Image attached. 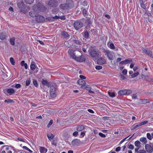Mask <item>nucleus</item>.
I'll list each match as a JSON object with an SVG mask.
<instances>
[{"label": "nucleus", "instance_id": "f257e3e1", "mask_svg": "<svg viewBox=\"0 0 153 153\" xmlns=\"http://www.w3.org/2000/svg\"><path fill=\"white\" fill-rule=\"evenodd\" d=\"M68 53L70 58L75 59L77 56L78 54H81V52L77 50H74L73 49H69L68 51Z\"/></svg>", "mask_w": 153, "mask_h": 153}, {"label": "nucleus", "instance_id": "f03ea898", "mask_svg": "<svg viewBox=\"0 0 153 153\" xmlns=\"http://www.w3.org/2000/svg\"><path fill=\"white\" fill-rule=\"evenodd\" d=\"M73 26L76 30H78L83 27V24L80 20H76L74 21Z\"/></svg>", "mask_w": 153, "mask_h": 153}, {"label": "nucleus", "instance_id": "7ed1b4c3", "mask_svg": "<svg viewBox=\"0 0 153 153\" xmlns=\"http://www.w3.org/2000/svg\"><path fill=\"white\" fill-rule=\"evenodd\" d=\"M104 53L109 60H112L113 59L114 55L113 52L109 50H106L105 51Z\"/></svg>", "mask_w": 153, "mask_h": 153}, {"label": "nucleus", "instance_id": "20e7f679", "mask_svg": "<svg viewBox=\"0 0 153 153\" xmlns=\"http://www.w3.org/2000/svg\"><path fill=\"white\" fill-rule=\"evenodd\" d=\"M50 93L51 97L54 98L56 96V88L53 85L50 86Z\"/></svg>", "mask_w": 153, "mask_h": 153}, {"label": "nucleus", "instance_id": "39448f33", "mask_svg": "<svg viewBox=\"0 0 153 153\" xmlns=\"http://www.w3.org/2000/svg\"><path fill=\"white\" fill-rule=\"evenodd\" d=\"M142 53L146 54L150 57L153 58V55L152 50L148 48H143Z\"/></svg>", "mask_w": 153, "mask_h": 153}, {"label": "nucleus", "instance_id": "423d86ee", "mask_svg": "<svg viewBox=\"0 0 153 153\" xmlns=\"http://www.w3.org/2000/svg\"><path fill=\"white\" fill-rule=\"evenodd\" d=\"M78 55H79V56H76V59H75V60L79 62H82L85 61V57L82 55L81 53V54H78Z\"/></svg>", "mask_w": 153, "mask_h": 153}, {"label": "nucleus", "instance_id": "0eeeda50", "mask_svg": "<svg viewBox=\"0 0 153 153\" xmlns=\"http://www.w3.org/2000/svg\"><path fill=\"white\" fill-rule=\"evenodd\" d=\"M48 5L51 7H56L58 5V2L56 0H50L48 3Z\"/></svg>", "mask_w": 153, "mask_h": 153}, {"label": "nucleus", "instance_id": "6e6552de", "mask_svg": "<svg viewBox=\"0 0 153 153\" xmlns=\"http://www.w3.org/2000/svg\"><path fill=\"white\" fill-rule=\"evenodd\" d=\"M89 54L93 58L97 59L99 56V54L94 50H91L89 52Z\"/></svg>", "mask_w": 153, "mask_h": 153}, {"label": "nucleus", "instance_id": "1a4fd4ad", "mask_svg": "<svg viewBox=\"0 0 153 153\" xmlns=\"http://www.w3.org/2000/svg\"><path fill=\"white\" fill-rule=\"evenodd\" d=\"M36 20L37 22H42L45 21V19L44 16L38 14L36 16Z\"/></svg>", "mask_w": 153, "mask_h": 153}, {"label": "nucleus", "instance_id": "9d476101", "mask_svg": "<svg viewBox=\"0 0 153 153\" xmlns=\"http://www.w3.org/2000/svg\"><path fill=\"white\" fill-rule=\"evenodd\" d=\"M145 147L146 151L147 152L152 153V146L149 144H146Z\"/></svg>", "mask_w": 153, "mask_h": 153}, {"label": "nucleus", "instance_id": "9b49d317", "mask_svg": "<svg viewBox=\"0 0 153 153\" xmlns=\"http://www.w3.org/2000/svg\"><path fill=\"white\" fill-rule=\"evenodd\" d=\"M66 4L69 9L73 8L74 5V1L72 0H66Z\"/></svg>", "mask_w": 153, "mask_h": 153}, {"label": "nucleus", "instance_id": "f8f14e48", "mask_svg": "<svg viewBox=\"0 0 153 153\" xmlns=\"http://www.w3.org/2000/svg\"><path fill=\"white\" fill-rule=\"evenodd\" d=\"M80 143L81 141L79 139H74L71 142V144L74 146H78Z\"/></svg>", "mask_w": 153, "mask_h": 153}, {"label": "nucleus", "instance_id": "ddd939ff", "mask_svg": "<svg viewBox=\"0 0 153 153\" xmlns=\"http://www.w3.org/2000/svg\"><path fill=\"white\" fill-rule=\"evenodd\" d=\"M61 35L63 36L65 39L66 40L68 39L70 37V36L68 33L65 31H63L62 32Z\"/></svg>", "mask_w": 153, "mask_h": 153}, {"label": "nucleus", "instance_id": "4468645a", "mask_svg": "<svg viewBox=\"0 0 153 153\" xmlns=\"http://www.w3.org/2000/svg\"><path fill=\"white\" fill-rule=\"evenodd\" d=\"M7 37V36L6 33L4 32H1L0 33V39L3 41L6 39Z\"/></svg>", "mask_w": 153, "mask_h": 153}, {"label": "nucleus", "instance_id": "2eb2a0df", "mask_svg": "<svg viewBox=\"0 0 153 153\" xmlns=\"http://www.w3.org/2000/svg\"><path fill=\"white\" fill-rule=\"evenodd\" d=\"M97 62L98 64L102 65L105 64L106 62V61L105 59L101 57L97 60Z\"/></svg>", "mask_w": 153, "mask_h": 153}, {"label": "nucleus", "instance_id": "dca6fc26", "mask_svg": "<svg viewBox=\"0 0 153 153\" xmlns=\"http://www.w3.org/2000/svg\"><path fill=\"white\" fill-rule=\"evenodd\" d=\"M132 61V59H126L125 60L122 61L120 62V64L124 65V64H126L129 63Z\"/></svg>", "mask_w": 153, "mask_h": 153}, {"label": "nucleus", "instance_id": "f3484780", "mask_svg": "<svg viewBox=\"0 0 153 153\" xmlns=\"http://www.w3.org/2000/svg\"><path fill=\"white\" fill-rule=\"evenodd\" d=\"M77 83L82 86H84L86 84V82L83 79H79L77 82Z\"/></svg>", "mask_w": 153, "mask_h": 153}, {"label": "nucleus", "instance_id": "a211bd4d", "mask_svg": "<svg viewBox=\"0 0 153 153\" xmlns=\"http://www.w3.org/2000/svg\"><path fill=\"white\" fill-rule=\"evenodd\" d=\"M59 7L61 9L66 10L68 9L69 8L66 4H61L59 5Z\"/></svg>", "mask_w": 153, "mask_h": 153}, {"label": "nucleus", "instance_id": "6ab92c4d", "mask_svg": "<svg viewBox=\"0 0 153 153\" xmlns=\"http://www.w3.org/2000/svg\"><path fill=\"white\" fill-rule=\"evenodd\" d=\"M85 129V127L82 125H79L77 126L76 129L77 131H81Z\"/></svg>", "mask_w": 153, "mask_h": 153}, {"label": "nucleus", "instance_id": "aec40b11", "mask_svg": "<svg viewBox=\"0 0 153 153\" xmlns=\"http://www.w3.org/2000/svg\"><path fill=\"white\" fill-rule=\"evenodd\" d=\"M82 33L84 38L86 39H88L89 38V33L87 30L84 31Z\"/></svg>", "mask_w": 153, "mask_h": 153}, {"label": "nucleus", "instance_id": "412c9836", "mask_svg": "<svg viewBox=\"0 0 153 153\" xmlns=\"http://www.w3.org/2000/svg\"><path fill=\"white\" fill-rule=\"evenodd\" d=\"M41 82L43 85H46L48 87H49L50 86V84L48 82L47 80L42 79L41 81Z\"/></svg>", "mask_w": 153, "mask_h": 153}, {"label": "nucleus", "instance_id": "4be33fe9", "mask_svg": "<svg viewBox=\"0 0 153 153\" xmlns=\"http://www.w3.org/2000/svg\"><path fill=\"white\" fill-rule=\"evenodd\" d=\"M107 45L111 49L113 50L115 49V46L113 43H110V42H108L107 43Z\"/></svg>", "mask_w": 153, "mask_h": 153}, {"label": "nucleus", "instance_id": "5701e85b", "mask_svg": "<svg viewBox=\"0 0 153 153\" xmlns=\"http://www.w3.org/2000/svg\"><path fill=\"white\" fill-rule=\"evenodd\" d=\"M40 153H46L47 151V149L45 147L41 146L39 148Z\"/></svg>", "mask_w": 153, "mask_h": 153}, {"label": "nucleus", "instance_id": "b1692460", "mask_svg": "<svg viewBox=\"0 0 153 153\" xmlns=\"http://www.w3.org/2000/svg\"><path fill=\"white\" fill-rule=\"evenodd\" d=\"M140 101L142 104L149 103L150 102V100L148 99H140Z\"/></svg>", "mask_w": 153, "mask_h": 153}, {"label": "nucleus", "instance_id": "393cba45", "mask_svg": "<svg viewBox=\"0 0 153 153\" xmlns=\"http://www.w3.org/2000/svg\"><path fill=\"white\" fill-rule=\"evenodd\" d=\"M29 14L30 16L34 17H36V16L37 15L38 13H36L35 11L34 10L30 12H29Z\"/></svg>", "mask_w": 153, "mask_h": 153}, {"label": "nucleus", "instance_id": "a878e982", "mask_svg": "<svg viewBox=\"0 0 153 153\" xmlns=\"http://www.w3.org/2000/svg\"><path fill=\"white\" fill-rule=\"evenodd\" d=\"M126 89L120 90L118 92V94L121 95L126 94Z\"/></svg>", "mask_w": 153, "mask_h": 153}, {"label": "nucleus", "instance_id": "bb28decb", "mask_svg": "<svg viewBox=\"0 0 153 153\" xmlns=\"http://www.w3.org/2000/svg\"><path fill=\"white\" fill-rule=\"evenodd\" d=\"M139 2L141 7L143 9L146 10V6L144 4L143 0H140Z\"/></svg>", "mask_w": 153, "mask_h": 153}, {"label": "nucleus", "instance_id": "cd10ccee", "mask_svg": "<svg viewBox=\"0 0 153 153\" xmlns=\"http://www.w3.org/2000/svg\"><path fill=\"white\" fill-rule=\"evenodd\" d=\"M7 92L10 94L11 95L15 93V91L13 88H8L7 90Z\"/></svg>", "mask_w": 153, "mask_h": 153}, {"label": "nucleus", "instance_id": "c85d7f7f", "mask_svg": "<svg viewBox=\"0 0 153 153\" xmlns=\"http://www.w3.org/2000/svg\"><path fill=\"white\" fill-rule=\"evenodd\" d=\"M47 136L50 140H52L54 137V135L50 133L47 134Z\"/></svg>", "mask_w": 153, "mask_h": 153}, {"label": "nucleus", "instance_id": "c756f323", "mask_svg": "<svg viewBox=\"0 0 153 153\" xmlns=\"http://www.w3.org/2000/svg\"><path fill=\"white\" fill-rule=\"evenodd\" d=\"M140 141L144 144H146L147 143L146 138L145 137H142L140 139Z\"/></svg>", "mask_w": 153, "mask_h": 153}, {"label": "nucleus", "instance_id": "7c9ffc66", "mask_svg": "<svg viewBox=\"0 0 153 153\" xmlns=\"http://www.w3.org/2000/svg\"><path fill=\"white\" fill-rule=\"evenodd\" d=\"M24 2L22 1L19 2L17 3L18 7L20 9L23 8L24 7Z\"/></svg>", "mask_w": 153, "mask_h": 153}, {"label": "nucleus", "instance_id": "2f4dec72", "mask_svg": "<svg viewBox=\"0 0 153 153\" xmlns=\"http://www.w3.org/2000/svg\"><path fill=\"white\" fill-rule=\"evenodd\" d=\"M134 144L135 146L137 147L140 148L141 147L140 143L138 140H137L134 142Z\"/></svg>", "mask_w": 153, "mask_h": 153}, {"label": "nucleus", "instance_id": "473e14b6", "mask_svg": "<svg viewBox=\"0 0 153 153\" xmlns=\"http://www.w3.org/2000/svg\"><path fill=\"white\" fill-rule=\"evenodd\" d=\"M108 94L109 96L112 97H114L116 96L115 93L114 92H108Z\"/></svg>", "mask_w": 153, "mask_h": 153}, {"label": "nucleus", "instance_id": "72a5a7b5", "mask_svg": "<svg viewBox=\"0 0 153 153\" xmlns=\"http://www.w3.org/2000/svg\"><path fill=\"white\" fill-rule=\"evenodd\" d=\"M34 0H25V2L27 4H30L32 3Z\"/></svg>", "mask_w": 153, "mask_h": 153}, {"label": "nucleus", "instance_id": "f704fd0d", "mask_svg": "<svg viewBox=\"0 0 153 153\" xmlns=\"http://www.w3.org/2000/svg\"><path fill=\"white\" fill-rule=\"evenodd\" d=\"M15 39L14 38L10 39V42L11 45H15Z\"/></svg>", "mask_w": 153, "mask_h": 153}, {"label": "nucleus", "instance_id": "c9c22d12", "mask_svg": "<svg viewBox=\"0 0 153 153\" xmlns=\"http://www.w3.org/2000/svg\"><path fill=\"white\" fill-rule=\"evenodd\" d=\"M10 63L13 65H15V61L13 57H10Z\"/></svg>", "mask_w": 153, "mask_h": 153}, {"label": "nucleus", "instance_id": "e433bc0d", "mask_svg": "<svg viewBox=\"0 0 153 153\" xmlns=\"http://www.w3.org/2000/svg\"><path fill=\"white\" fill-rule=\"evenodd\" d=\"M73 41L77 45H81V42L79 40L73 39Z\"/></svg>", "mask_w": 153, "mask_h": 153}, {"label": "nucleus", "instance_id": "4c0bfd02", "mask_svg": "<svg viewBox=\"0 0 153 153\" xmlns=\"http://www.w3.org/2000/svg\"><path fill=\"white\" fill-rule=\"evenodd\" d=\"M53 120L51 119V120L49 123H48V125H47V127L48 128H49L53 124Z\"/></svg>", "mask_w": 153, "mask_h": 153}, {"label": "nucleus", "instance_id": "58836bf2", "mask_svg": "<svg viewBox=\"0 0 153 153\" xmlns=\"http://www.w3.org/2000/svg\"><path fill=\"white\" fill-rule=\"evenodd\" d=\"M59 9H54L52 10V13L53 14H56L58 12Z\"/></svg>", "mask_w": 153, "mask_h": 153}, {"label": "nucleus", "instance_id": "ea45409f", "mask_svg": "<svg viewBox=\"0 0 153 153\" xmlns=\"http://www.w3.org/2000/svg\"><path fill=\"white\" fill-rule=\"evenodd\" d=\"M133 129H135L139 126H141L140 123H139L138 124L136 125V124H134L133 125Z\"/></svg>", "mask_w": 153, "mask_h": 153}, {"label": "nucleus", "instance_id": "a19ab883", "mask_svg": "<svg viewBox=\"0 0 153 153\" xmlns=\"http://www.w3.org/2000/svg\"><path fill=\"white\" fill-rule=\"evenodd\" d=\"M22 148L23 149H25L27 151H28L30 153H32L33 152V151L32 150H31L30 149H29L26 146H23L22 147Z\"/></svg>", "mask_w": 153, "mask_h": 153}, {"label": "nucleus", "instance_id": "79ce46f5", "mask_svg": "<svg viewBox=\"0 0 153 153\" xmlns=\"http://www.w3.org/2000/svg\"><path fill=\"white\" fill-rule=\"evenodd\" d=\"M36 68V65L34 64H31L30 65V68L31 70H34Z\"/></svg>", "mask_w": 153, "mask_h": 153}, {"label": "nucleus", "instance_id": "37998d69", "mask_svg": "<svg viewBox=\"0 0 153 153\" xmlns=\"http://www.w3.org/2000/svg\"><path fill=\"white\" fill-rule=\"evenodd\" d=\"M146 136L148 139H149V140H152V137L149 133H147L146 134Z\"/></svg>", "mask_w": 153, "mask_h": 153}, {"label": "nucleus", "instance_id": "c03bdc74", "mask_svg": "<svg viewBox=\"0 0 153 153\" xmlns=\"http://www.w3.org/2000/svg\"><path fill=\"white\" fill-rule=\"evenodd\" d=\"M139 73L138 72H137L135 73H134V74H132L131 76V78H134L135 77L137 76L138 75H139Z\"/></svg>", "mask_w": 153, "mask_h": 153}, {"label": "nucleus", "instance_id": "a18cd8bd", "mask_svg": "<svg viewBox=\"0 0 153 153\" xmlns=\"http://www.w3.org/2000/svg\"><path fill=\"white\" fill-rule=\"evenodd\" d=\"M46 19L47 20H48L49 21H54L53 20V17H48L46 18Z\"/></svg>", "mask_w": 153, "mask_h": 153}, {"label": "nucleus", "instance_id": "49530a36", "mask_svg": "<svg viewBox=\"0 0 153 153\" xmlns=\"http://www.w3.org/2000/svg\"><path fill=\"white\" fill-rule=\"evenodd\" d=\"M30 83V79H27L25 85L27 86H28Z\"/></svg>", "mask_w": 153, "mask_h": 153}, {"label": "nucleus", "instance_id": "de8ad7c7", "mask_svg": "<svg viewBox=\"0 0 153 153\" xmlns=\"http://www.w3.org/2000/svg\"><path fill=\"white\" fill-rule=\"evenodd\" d=\"M82 13L84 16H87V10L85 9H83L82 10Z\"/></svg>", "mask_w": 153, "mask_h": 153}, {"label": "nucleus", "instance_id": "09e8293b", "mask_svg": "<svg viewBox=\"0 0 153 153\" xmlns=\"http://www.w3.org/2000/svg\"><path fill=\"white\" fill-rule=\"evenodd\" d=\"M33 85L35 87H38V84L37 83V81L36 80H33Z\"/></svg>", "mask_w": 153, "mask_h": 153}, {"label": "nucleus", "instance_id": "8fccbe9b", "mask_svg": "<svg viewBox=\"0 0 153 153\" xmlns=\"http://www.w3.org/2000/svg\"><path fill=\"white\" fill-rule=\"evenodd\" d=\"M148 121L145 120V121H143V122H142L140 123L141 126H143V125L146 124L148 123Z\"/></svg>", "mask_w": 153, "mask_h": 153}, {"label": "nucleus", "instance_id": "3c124183", "mask_svg": "<svg viewBox=\"0 0 153 153\" xmlns=\"http://www.w3.org/2000/svg\"><path fill=\"white\" fill-rule=\"evenodd\" d=\"M13 102V100L10 99L6 100L4 101V102L7 103H11Z\"/></svg>", "mask_w": 153, "mask_h": 153}, {"label": "nucleus", "instance_id": "603ef678", "mask_svg": "<svg viewBox=\"0 0 153 153\" xmlns=\"http://www.w3.org/2000/svg\"><path fill=\"white\" fill-rule=\"evenodd\" d=\"M102 68V67L100 65H97L95 67V68L97 70L101 69Z\"/></svg>", "mask_w": 153, "mask_h": 153}, {"label": "nucleus", "instance_id": "864d4df0", "mask_svg": "<svg viewBox=\"0 0 153 153\" xmlns=\"http://www.w3.org/2000/svg\"><path fill=\"white\" fill-rule=\"evenodd\" d=\"M85 88L87 90H88L89 89L91 90V88L90 85H87L85 86Z\"/></svg>", "mask_w": 153, "mask_h": 153}, {"label": "nucleus", "instance_id": "5fc2aeb1", "mask_svg": "<svg viewBox=\"0 0 153 153\" xmlns=\"http://www.w3.org/2000/svg\"><path fill=\"white\" fill-rule=\"evenodd\" d=\"M137 153H146V152L144 150H140Z\"/></svg>", "mask_w": 153, "mask_h": 153}, {"label": "nucleus", "instance_id": "6e6d98bb", "mask_svg": "<svg viewBox=\"0 0 153 153\" xmlns=\"http://www.w3.org/2000/svg\"><path fill=\"white\" fill-rule=\"evenodd\" d=\"M64 44L65 46H66L67 47H68V48L70 47V46H69L68 45V41H65L64 42Z\"/></svg>", "mask_w": 153, "mask_h": 153}, {"label": "nucleus", "instance_id": "4d7b16f0", "mask_svg": "<svg viewBox=\"0 0 153 153\" xmlns=\"http://www.w3.org/2000/svg\"><path fill=\"white\" fill-rule=\"evenodd\" d=\"M21 86V85L19 84H16L15 87L17 88H20Z\"/></svg>", "mask_w": 153, "mask_h": 153}, {"label": "nucleus", "instance_id": "13d9d810", "mask_svg": "<svg viewBox=\"0 0 153 153\" xmlns=\"http://www.w3.org/2000/svg\"><path fill=\"white\" fill-rule=\"evenodd\" d=\"M78 132L77 131H74L73 134V135L74 137H76L78 135Z\"/></svg>", "mask_w": 153, "mask_h": 153}, {"label": "nucleus", "instance_id": "bf43d9fd", "mask_svg": "<svg viewBox=\"0 0 153 153\" xmlns=\"http://www.w3.org/2000/svg\"><path fill=\"white\" fill-rule=\"evenodd\" d=\"M128 148L130 149H134V146L133 145L131 144L128 146Z\"/></svg>", "mask_w": 153, "mask_h": 153}, {"label": "nucleus", "instance_id": "052dcab7", "mask_svg": "<svg viewBox=\"0 0 153 153\" xmlns=\"http://www.w3.org/2000/svg\"><path fill=\"white\" fill-rule=\"evenodd\" d=\"M99 135L102 137H105V135L101 132H100L99 133Z\"/></svg>", "mask_w": 153, "mask_h": 153}, {"label": "nucleus", "instance_id": "680f3d73", "mask_svg": "<svg viewBox=\"0 0 153 153\" xmlns=\"http://www.w3.org/2000/svg\"><path fill=\"white\" fill-rule=\"evenodd\" d=\"M122 73L124 75H126L127 74V71L126 69H125L122 71Z\"/></svg>", "mask_w": 153, "mask_h": 153}, {"label": "nucleus", "instance_id": "e2e57ef3", "mask_svg": "<svg viewBox=\"0 0 153 153\" xmlns=\"http://www.w3.org/2000/svg\"><path fill=\"white\" fill-rule=\"evenodd\" d=\"M120 79L121 80H124L126 79L125 77L122 75H121L120 77Z\"/></svg>", "mask_w": 153, "mask_h": 153}, {"label": "nucleus", "instance_id": "0e129e2a", "mask_svg": "<svg viewBox=\"0 0 153 153\" xmlns=\"http://www.w3.org/2000/svg\"><path fill=\"white\" fill-rule=\"evenodd\" d=\"M128 137H127L123 139L122 140H121L119 144H121L122 143H123L126 139Z\"/></svg>", "mask_w": 153, "mask_h": 153}, {"label": "nucleus", "instance_id": "69168bd1", "mask_svg": "<svg viewBox=\"0 0 153 153\" xmlns=\"http://www.w3.org/2000/svg\"><path fill=\"white\" fill-rule=\"evenodd\" d=\"M137 98V95L136 94H133L132 97V99H135Z\"/></svg>", "mask_w": 153, "mask_h": 153}, {"label": "nucleus", "instance_id": "338daca9", "mask_svg": "<svg viewBox=\"0 0 153 153\" xmlns=\"http://www.w3.org/2000/svg\"><path fill=\"white\" fill-rule=\"evenodd\" d=\"M126 91L127 92L126 94H131L132 92L130 90L126 89Z\"/></svg>", "mask_w": 153, "mask_h": 153}, {"label": "nucleus", "instance_id": "774afa93", "mask_svg": "<svg viewBox=\"0 0 153 153\" xmlns=\"http://www.w3.org/2000/svg\"><path fill=\"white\" fill-rule=\"evenodd\" d=\"M53 20L56 19H60V16H56L54 17H53Z\"/></svg>", "mask_w": 153, "mask_h": 153}]
</instances>
